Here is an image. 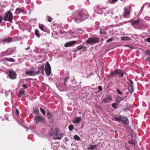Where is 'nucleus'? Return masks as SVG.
I'll return each mask as SVG.
<instances>
[{
  "label": "nucleus",
  "instance_id": "obj_1",
  "mask_svg": "<svg viewBox=\"0 0 150 150\" xmlns=\"http://www.w3.org/2000/svg\"><path fill=\"white\" fill-rule=\"evenodd\" d=\"M88 14L87 11L83 9L78 12V14L74 17V19L77 23H79L88 18Z\"/></svg>",
  "mask_w": 150,
  "mask_h": 150
},
{
  "label": "nucleus",
  "instance_id": "obj_2",
  "mask_svg": "<svg viewBox=\"0 0 150 150\" xmlns=\"http://www.w3.org/2000/svg\"><path fill=\"white\" fill-rule=\"evenodd\" d=\"M100 41V38L98 37H92L88 38L86 40L87 44H92L98 42Z\"/></svg>",
  "mask_w": 150,
  "mask_h": 150
},
{
  "label": "nucleus",
  "instance_id": "obj_3",
  "mask_svg": "<svg viewBox=\"0 0 150 150\" xmlns=\"http://www.w3.org/2000/svg\"><path fill=\"white\" fill-rule=\"evenodd\" d=\"M13 19V15L11 12L9 11L5 13V16L4 18V20L5 21H11Z\"/></svg>",
  "mask_w": 150,
  "mask_h": 150
},
{
  "label": "nucleus",
  "instance_id": "obj_4",
  "mask_svg": "<svg viewBox=\"0 0 150 150\" xmlns=\"http://www.w3.org/2000/svg\"><path fill=\"white\" fill-rule=\"evenodd\" d=\"M131 6H127L124 8V13L123 16L125 18H127L130 13L131 10Z\"/></svg>",
  "mask_w": 150,
  "mask_h": 150
},
{
  "label": "nucleus",
  "instance_id": "obj_5",
  "mask_svg": "<svg viewBox=\"0 0 150 150\" xmlns=\"http://www.w3.org/2000/svg\"><path fill=\"white\" fill-rule=\"evenodd\" d=\"M45 70L46 74L47 76H49L50 75L51 73V68L50 65L48 62H46L45 63Z\"/></svg>",
  "mask_w": 150,
  "mask_h": 150
},
{
  "label": "nucleus",
  "instance_id": "obj_6",
  "mask_svg": "<svg viewBox=\"0 0 150 150\" xmlns=\"http://www.w3.org/2000/svg\"><path fill=\"white\" fill-rule=\"evenodd\" d=\"M59 130L57 128H56L54 130V134L56 137H57L59 135V137H54L53 138L54 139H58L60 140L63 137V134L59 133Z\"/></svg>",
  "mask_w": 150,
  "mask_h": 150
},
{
  "label": "nucleus",
  "instance_id": "obj_7",
  "mask_svg": "<svg viewBox=\"0 0 150 150\" xmlns=\"http://www.w3.org/2000/svg\"><path fill=\"white\" fill-rule=\"evenodd\" d=\"M34 120L36 123H38V122L43 123H44L45 122V120L44 118L39 115L35 116L34 118Z\"/></svg>",
  "mask_w": 150,
  "mask_h": 150
},
{
  "label": "nucleus",
  "instance_id": "obj_8",
  "mask_svg": "<svg viewBox=\"0 0 150 150\" xmlns=\"http://www.w3.org/2000/svg\"><path fill=\"white\" fill-rule=\"evenodd\" d=\"M120 71H121L120 69L115 70L110 73L109 76L111 77H114L117 75H118L121 72Z\"/></svg>",
  "mask_w": 150,
  "mask_h": 150
},
{
  "label": "nucleus",
  "instance_id": "obj_9",
  "mask_svg": "<svg viewBox=\"0 0 150 150\" xmlns=\"http://www.w3.org/2000/svg\"><path fill=\"white\" fill-rule=\"evenodd\" d=\"M120 117V121L122 122L124 125H127L128 123V120L127 118L122 115H121V116Z\"/></svg>",
  "mask_w": 150,
  "mask_h": 150
},
{
  "label": "nucleus",
  "instance_id": "obj_10",
  "mask_svg": "<svg viewBox=\"0 0 150 150\" xmlns=\"http://www.w3.org/2000/svg\"><path fill=\"white\" fill-rule=\"evenodd\" d=\"M44 64L40 66L38 68V70L36 72L37 75L39 73H41L42 74H44Z\"/></svg>",
  "mask_w": 150,
  "mask_h": 150
},
{
  "label": "nucleus",
  "instance_id": "obj_11",
  "mask_svg": "<svg viewBox=\"0 0 150 150\" xmlns=\"http://www.w3.org/2000/svg\"><path fill=\"white\" fill-rule=\"evenodd\" d=\"M2 42H4V43H8L13 41V38L12 37L6 38L1 40Z\"/></svg>",
  "mask_w": 150,
  "mask_h": 150
},
{
  "label": "nucleus",
  "instance_id": "obj_12",
  "mask_svg": "<svg viewBox=\"0 0 150 150\" xmlns=\"http://www.w3.org/2000/svg\"><path fill=\"white\" fill-rule=\"evenodd\" d=\"M9 78L11 79H14L16 78V74L14 72L10 71L9 72Z\"/></svg>",
  "mask_w": 150,
  "mask_h": 150
},
{
  "label": "nucleus",
  "instance_id": "obj_13",
  "mask_svg": "<svg viewBox=\"0 0 150 150\" xmlns=\"http://www.w3.org/2000/svg\"><path fill=\"white\" fill-rule=\"evenodd\" d=\"M76 42V41H73L69 42L66 43L64 45V46L65 47H70L75 44Z\"/></svg>",
  "mask_w": 150,
  "mask_h": 150
},
{
  "label": "nucleus",
  "instance_id": "obj_14",
  "mask_svg": "<svg viewBox=\"0 0 150 150\" xmlns=\"http://www.w3.org/2000/svg\"><path fill=\"white\" fill-rule=\"evenodd\" d=\"M13 52V50L11 48L8 49L4 52L3 53L4 55H9L12 54Z\"/></svg>",
  "mask_w": 150,
  "mask_h": 150
},
{
  "label": "nucleus",
  "instance_id": "obj_15",
  "mask_svg": "<svg viewBox=\"0 0 150 150\" xmlns=\"http://www.w3.org/2000/svg\"><path fill=\"white\" fill-rule=\"evenodd\" d=\"M26 74L29 76H34L37 75L36 71L32 70L28 71Z\"/></svg>",
  "mask_w": 150,
  "mask_h": 150
},
{
  "label": "nucleus",
  "instance_id": "obj_16",
  "mask_svg": "<svg viewBox=\"0 0 150 150\" xmlns=\"http://www.w3.org/2000/svg\"><path fill=\"white\" fill-rule=\"evenodd\" d=\"M130 22L132 25H137L140 23L141 19L139 18H138L136 20L132 21Z\"/></svg>",
  "mask_w": 150,
  "mask_h": 150
},
{
  "label": "nucleus",
  "instance_id": "obj_17",
  "mask_svg": "<svg viewBox=\"0 0 150 150\" xmlns=\"http://www.w3.org/2000/svg\"><path fill=\"white\" fill-rule=\"evenodd\" d=\"M81 49H83V50L85 51L86 50L87 48H86V47L85 46H84V45L82 46V45H79L78 47H76L75 49V50L76 51L77 50H80Z\"/></svg>",
  "mask_w": 150,
  "mask_h": 150
},
{
  "label": "nucleus",
  "instance_id": "obj_18",
  "mask_svg": "<svg viewBox=\"0 0 150 150\" xmlns=\"http://www.w3.org/2000/svg\"><path fill=\"white\" fill-rule=\"evenodd\" d=\"M81 120V118L80 117H77L74 118L73 121V122L74 123H78L80 122Z\"/></svg>",
  "mask_w": 150,
  "mask_h": 150
},
{
  "label": "nucleus",
  "instance_id": "obj_19",
  "mask_svg": "<svg viewBox=\"0 0 150 150\" xmlns=\"http://www.w3.org/2000/svg\"><path fill=\"white\" fill-rule=\"evenodd\" d=\"M23 10L21 8H18L16 9L15 12L16 14H19L20 12H23Z\"/></svg>",
  "mask_w": 150,
  "mask_h": 150
},
{
  "label": "nucleus",
  "instance_id": "obj_20",
  "mask_svg": "<svg viewBox=\"0 0 150 150\" xmlns=\"http://www.w3.org/2000/svg\"><path fill=\"white\" fill-rule=\"evenodd\" d=\"M89 146L90 147L87 148V149L88 150H93L94 149L95 147H97V146L96 145H92L91 144H90Z\"/></svg>",
  "mask_w": 150,
  "mask_h": 150
},
{
  "label": "nucleus",
  "instance_id": "obj_21",
  "mask_svg": "<svg viewBox=\"0 0 150 150\" xmlns=\"http://www.w3.org/2000/svg\"><path fill=\"white\" fill-rule=\"evenodd\" d=\"M39 28L42 31H45L44 30L45 26L44 25L41 24L39 23Z\"/></svg>",
  "mask_w": 150,
  "mask_h": 150
},
{
  "label": "nucleus",
  "instance_id": "obj_22",
  "mask_svg": "<svg viewBox=\"0 0 150 150\" xmlns=\"http://www.w3.org/2000/svg\"><path fill=\"white\" fill-rule=\"evenodd\" d=\"M47 116L48 118L52 117L53 116L52 113L50 112L49 110L47 111Z\"/></svg>",
  "mask_w": 150,
  "mask_h": 150
},
{
  "label": "nucleus",
  "instance_id": "obj_23",
  "mask_svg": "<svg viewBox=\"0 0 150 150\" xmlns=\"http://www.w3.org/2000/svg\"><path fill=\"white\" fill-rule=\"evenodd\" d=\"M111 99V98L109 97H107L105 98V99H104L103 101L105 103H106L109 101Z\"/></svg>",
  "mask_w": 150,
  "mask_h": 150
},
{
  "label": "nucleus",
  "instance_id": "obj_24",
  "mask_svg": "<svg viewBox=\"0 0 150 150\" xmlns=\"http://www.w3.org/2000/svg\"><path fill=\"white\" fill-rule=\"evenodd\" d=\"M5 59L7 61H8L9 62H15V60L11 58H8L7 57H6L5 58Z\"/></svg>",
  "mask_w": 150,
  "mask_h": 150
},
{
  "label": "nucleus",
  "instance_id": "obj_25",
  "mask_svg": "<svg viewBox=\"0 0 150 150\" xmlns=\"http://www.w3.org/2000/svg\"><path fill=\"white\" fill-rule=\"evenodd\" d=\"M121 40L122 41H128L130 40L131 39L129 37H126L122 38Z\"/></svg>",
  "mask_w": 150,
  "mask_h": 150
},
{
  "label": "nucleus",
  "instance_id": "obj_26",
  "mask_svg": "<svg viewBox=\"0 0 150 150\" xmlns=\"http://www.w3.org/2000/svg\"><path fill=\"white\" fill-rule=\"evenodd\" d=\"M33 113L35 114H39V110L37 108H33Z\"/></svg>",
  "mask_w": 150,
  "mask_h": 150
},
{
  "label": "nucleus",
  "instance_id": "obj_27",
  "mask_svg": "<svg viewBox=\"0 0 150 150\" xmlns=\"http://www.w3.org/2000/svg\"><path fill=\"white\" fill-rule=\"evenodd\" d=\"M54 134L53 132V129L52 128L51 129L49 132V134L50 136H52Z\"/></svg>",
  "mask_w": 150,
  "mask_h": 150
},
{
  "label": "nucleus",
  "instance_id": "obj_28",
  "mask_svg": "<svg viewBox=\"0 0 150 150\" xmlns=\"http://www.w3.org/2000/svg\"><path fill=\"white\" fill-rule=\"evenodd\" d=\"M128 90L131 92H132L133 91V85H129L128 86Z\"/></svg>",
  "mask_w": 150,
  "mask_h": 150
},
{
  "label": "nucleus",
  "instance_id": "obj_29",
  "mask_svg": "<svg viewBox=\"0 0 150 150\" xmlns=\"http://www.w3.org/2000/svg\"><path fill=\"white\" fill-rule=\"evenodd\" d=\"M35 35L38 38L40 37V34L39 33V30H36L35 31Z\"/></svg>",
  "mask_w": 150,
  "mask_h": 150
},
{
  "label": "nucleus",
  "instance_id": "obj_30",
  "mask_svg": "<svg viewBox=\"0 0 150 150\" xmlns=\"http://www.w3.org/2000/svg\"><path fill=\"white\" fill-rule=\"evenodd\" d=\"M128 142L130 144H132L133 145H135V141L133 140L129 141Z\"/></svg>",
  "mask_w": 150,
  "mask_h": 150
},
{
  "label": "nucleus",
  "instance_id": "obj_31",
  "mask_svg": "<svg viewBox=\"0 0 150 150\" xmlns=\"http://www.w3.org/2000/svg\"><path fill=\"white\" fill-rule=\"evenodd\" d=\"M25 93V91L23 89H21L20 91H19V93L21 95H24Z\"/></svg>",
  "mask_w": 150,
  "mask_h": 150
},
{
  "label": "nucleus",
  "instance_id": "obj_32",
  "mask_svg": "<svg viewBox=\"0 0 150 150\" xmlns=\"http://www.w3.org/2000/svg\"><path fill=\"white\" fill-rule=\"evenodd\" d=\"M74 139L77 140L79 141L81 140L80 138L77 135H75L74 137Z\"/></svg>",
  "mask_w": 150,
  "mask_h": 150
},
{
  "label": "nucleus",
  "instance_id": "obj_33",
  "mask_svg": "<svg viewBox=\"0 0 150 150\" xmlns=\"http://www.w3.org/2000/svg\"><path fill=\"white\" fill-rule=\"evenodd\" d=\"M120 70L121 71H120V72H121L118 75L119 77H123L124 76V73L122 72V70L120 69Z\"/></svg>",
  "mask_w": 150,
  "mask_h": 150
},
{
  "label": "nucleus",
  "instance_id": "obj_34",
  "mask_svg": "<svg viewBox=\"0 0 150 150\" xmlns=\"http://www.w3.org/2000/svg\"><path fill=\"white\" fill-rule=\"evenodd\" d=\"M118 0H109V2L112 4H113Z\"/></svg>",
  "mask_w": 150,
  "mask_h": 150
},
{
  "label": "nucleus",
  "instance_id": "obj_35",
  "mask_svg": "<svg viewBox=\"0 0 150 150\" xmlns=\"http://www.w3.org/2000/svg\"><path fill=\"white\" fill-rule=\"evenodd\" d=\"M40 109L43 115H45V114L46 112L45 110L41 108H40Z\"/></svg>",
  "mask_w": 150,
  "mask_h": 150
},
{
  "label": "nucleus",
  "instance_id": "obj_36",
  "mask_svg": "<svg viewBox=\"0 0 150 150\" xmlns=\"http://www.w3.org/2000/svg\"><path fill=\"white\" fill-rule=\"evenodd\" d=\"M117 100L119 102H120L123 100V99L120 96H118L117 97Z\"/></svg>",
  "mask_w": 150,
  "mask_h": 150
},
{
  "label": "nucleus",
  "instance_id": "obj_37",
  "mask_svg": "<svg viewBox=\"0 0 150 150\" xmlns=\"http://www.w3.org/2000/svg\"><path fill=\"white\" fill-rule=\"evenodd\" d=\"M68 127L69 130L71 131L74 128V126L73 125H69Z\"/></svg>",
  "mask_w": 150,
  "mask_h": 150
},
{
  "label": "nucleus",
  "instance_id": "obj_38",
  "mask_svg": "<svg viewBox=\"0 0 150 150\" xmlns=\"http://www.w3.org/2000/svg\"><path fill=\"white\" fill-rule=\"evenodd\" d=\"M100 33L101 34H106V32L104 30H102L101 28L100 29Z\"/></svg>",
  "mask_w": 150,
  "mask_h": 150
},
{
  "label": "nucleus",
  "instance_id": "obj_39",
  "mask_svg": "<svg viewBox=\"0 0 150 150\" xmlns=\"http://www.w3.org/2000/svg\"><path fill=\"white\" fill-rule=\"evenodd\" d=\"M121 115H119V116L118 117H116L115 118V120L116 121H117L118 122H119L120 121V116H121Z\"/></svg>",
  "mask_w": 150,
  "mask_h": 150
},
{
  "label": "nucleus",
  "instance_id": "obj_40",
  "mask_svg": "<svg viewBox=\"0 0 150 150\" xmlns=\"http://www.w3.org/2000/svg\"><path fill=\"white\" fill-rule=\"evenodd\" d=\"M116 91L120 95H122V92L121 91L118 89H117Z\"/></svg>",
  "mask_w": 150,
  "mask_h": 150
},
{
  "label": "nucleus",
  "instance_id": "obj_41",
  "mask_svg": "<svg viewBox=\"0 0 150 150\" xmlns=\"http://www.w3.org/2000/svg\"><path fill=\"white\" fill-rule=\"evenodd\" d=\"M116 105L117 104L115 103H113L112 104V107L115 109H116L117 108V107H116Z\"/></svg>",
  "mask_w": 150,
  "mask_h": 150
},
{
  "label": "nucleus",
  "instance_id": "obj_42",
  "mask_svg": "<svg viewBox=\"0 0 150 150\" xmlns=\"http://www.w3.org/2000/svg\"><path fill=\"white\" fill-rule=\"evenodd\" d=\"M114 40V38H111L108 39L106 41L107 42H109L110 41H112Z\"/></svg>",
  "mask_w": 150,
  "mask_h": 150
},
{
  "label": "nucleus",
  "instance_id": "obj_43",
  "mask_svg": "<svg viewBox=\"0 0 150 150\" xmlns=\"http://www.w3.org/2000/svg\"><path fill=\"white\" fill-rule=\"evenodd\" d=\"M69 77H67L65 78V81H64V85H66V83L67 82V81L69 79Z\"/></svg>",
  "mask_w": 150,
  "mask_h": 150
},
{
  "label": "nucleus",
  "instance_id": "obj_44",
  "mask_svg": "<svg viewBox=\"0 0 150 150\" xmlns=\"http://www.w3.org/2000/svg\"><path fill=\"white\" fill-rule=\"evenodd\" d=\"M47 17L48 19V21L50 22H51L52 20V18L50 16H47Z\"/></svg>",
  "mask_w": 150,
  "mask_h": 150
},
{
  "label": "nucleus",
  "instance_id": "obj_45",
  "mask_svg": "<svg viewBox=\"0 0 150 150\" xmlns=\"http://www.w3.org/2000/svg\"><path fill=\"white\" fill-rule=\"evenodd\" d=\"M98 88L99 91H101L102 90L103 88L101 86H98Z\"/></svg>",
  "mask_w": 150,
  "mask_h": 150
},
{
  "label": "nucleus",
  "instance_id": "obj_46",
  "mask_svg": "<svg viewBox=\"0 0 150 150\" xmlns=\"http://www.w3.org/2000/svg\"><path fill=\"white\" fill-rule=\"evenodd\" d=\"M128 80L130 82V84H129V85H133V82H132V80L131 79H129Z\"/></svg>",
  "mask_w": 150,
  "mask_h": 150
},
{
  "label": "nucleus",
  "instance_id": "obj_47",
  "mask_svg": "<svg viewBox=\"0 0 150 150\" xmlns=\"http://www.w3.org/2000/svg\"><path fill=\"white\" fill-rule=\"evenodd\" d=\"M50 122L51 123H52L53 122V119L52 117L48 118Z\"/></svg>",
  "mask_w": 150,
  "mask_h": 150
},
{
  "label": "nucleus",
  "instance_id": "obj_48",
  "mask_svg": "<svg viewBox=\"0 0 150 150\" xmlns=\"http://www.w3.org/2000/svg\"><path fill=\"white\" fill-rule=\"evenodd\" d=\"M146 60L149 62V64L150 65V57L146 58Z\"/></svg>",
  "mask_w": 150,
  "mask_h": 150
},
{
  "label": "nucleus",
  "instance_id": "obj_49",
  "mask_svg": "<svg viewBox=\"0 0 150 150\" xmlns=\"http://www.w3.org/2000/svg\"><path fill=\"white\" fill-rule=\"evenodd\" d=\"M22 86L25 89L28 88V86L26 84H23V85Z\"/></svg>",
  "mask_w": 150,
  "mask_h": 150
},
{
  "label": "nucleus",
  "instance_id": "obj_50",
  "mask_svg": "<svg viewBox=\"0 0 150 150\" xmlns=\"http://www.w3.org/2000/svg\"><path fill=\"white\" fill-rule=\"evenodd\" d=\"M145 40L148 42L150 43V38H147L146 40Z\"/></svg>",
  "mask_w": 150,
  "mask_h": 150
},
{
  "label": "nucleus",
  "instance_id": "obj_51",
  "mask_svg": "<svg viewBox=\"0 0 150 150\" xmlns=\"http://www.w3.org/2000/svg\"><path fill=\"white\" fill-rule=\"evenodd\" d=\"M146 53L147 54H149V55L150 56V51L149 50H147L146 51Z\"/></svg>",
  "mask_w": 150,
  "mask_h": 150
},
{
  "label": "nucleus",
  "instance_id": "obj_52",
  "mask_svg": "<svg viewBox=\"0 0 150 150\" xmlns=\"http://www.w3.org/2000/svg\"><path fill=\"white\" fill-rule=\"evenodd\" d=\"M16 113L17 115H18L19 113V111L18 110H17V109L16 110Z\"/></svg>",
  "mask_w": 150,
  "mask_h": 150
},
{
  "label": "nucleus",
  "instance_id": "obj_53",
  "mask_svg": "<svg viewBox=\"0 0 150 150\" xmlns=\"http://www.w3.org/2000/svg\"><path fill=\"white\" fill-rule=\"evenodd\" d=\"M93 74V73H90V74H88V75L87 76V78H89V77H90V76L91 75H92Z\"/></svg>",
  "mask_w": 150,
  "mask_h": 150
},
{
  "label": "nucleus",
  "instance_id": "obj_54",
  "mask_svg": "<svg viewBox=\"0 0 150 150\" xmlns=\"http://www.w3.org/2000/svg\"><path fill=\"white\" fill-rule=\"evenodd\" d=\"M131 46H132V45H126V47H131Z\"/></svg>",
  "mask_w": 150,
  "mask_h": 150
},
{
  "label": "nucleus",
  "instance_id": "obj_55",
  "mask_svg": "<svg viewBox=\"0 0 150 150\" xmlns=\"http://www.w3.org/2000/svg\"><path fill=\"white\" fill-rule=\"evenodd\" d=\"M125 110H128V108H125Z\"/></svg>",
  "mask_w": 150,
  "mask_h": 150
},
{
  "label": "nucleus",
  "instance_id": "obj_56",
  "mask_svg": "<svg viewBox=\"0 0 150 150\" xmlns=\"http://www.w3.org/2000/svg\"><path fill=\"white\" fill-rule=\"evenodd\" d=\"M124 74H126V73L125 72L124 73Z\"/></svg>",
  "mask_w": 150,
  "mask_h": 150
},
{
  "label": "nucleus",
  "instance_id": "obj_57",
  "mask_svg": "<svg viewBox=\"0 0 150 150\" xmlns=\"http://www.w3.org/2000/svg\"><path fill=\"white\" fill-rule=\"evenodd\" d=\"M120 0L122 1H123V0Z\"/></svg>",
  "mask_w": 150,
  "mask_h": 150
},
{
  "label": "nucleus",
  "instance_id": "obj_58",
  "mask_svg": "<svg viewBox=\"0 0 150 150\" xmlns=\"http://www.w3.org/2000/svg\"><path fill=\"white\" fill-rule=\"evenodd\" d=\"M88 1V0H87Z\"/></svg>",
  "mask_w": 150,
  "mask_h": 150
}]
</instances>
